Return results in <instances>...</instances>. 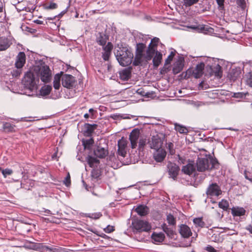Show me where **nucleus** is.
<instances>
[{
	"label": "nucleus",
	"mask_w": 252,
	"mask_h": 252,
	"mask_svg": "<svg viewBox=\"0 0 252 252\" xmlns=\"http://www.w3.org/2000/svg\"><path fill=\"white\" fill-rule=\"evenodd\" d=\"M115 54L118 62L123 66L129 65L133 58L132 53L126 47L118 46Z\"/></svg>",
	"instance_id": "1"
},
{
	"label": "nucleus",
	"mask_w": 252,
	"mask_h": 252,
	"mask_svg": "<svg viewBox=\"0 0 252 252\" xmlns=\"http://www.w3.org/2000/svg\"><path fill=\"white\" fill-rule=\"evenodd\" d=\"M196 164L197 171L204 172L215 168L218 165V161L216 158L208 156L205 158H198Z\"/></svg>",
	"instance_id": "2"
},
{
	"label": "nucleus",
	"mask_w": 252,
	"mask_h": 252,
	"mask_svg": "<svg viewBox=\"0 0 252 252\" xmlns=\"http://www.w3.org/2000/svg\"><path fill=\"white\" fill-rule=\"evenodd\" d=\"M35 73L32 71L27 72L23 79L25 89V94L29 96H32L36 92L37 85L35 81Z\"/></svg>",
	"instance_id": "3"
},
{
	"label": "nucleus",
	"mask_w": 252,
	"mask_h": 252,
	"mask_svg": "<svg viewBox=\"0 0 252 252\" xmlns=\"http://www.w3.org/2000/svg\"><path fill=\"white\" fill-rule=\"evenodd\" d=\"M33 71L39 76L41 81L44 83H48L51 80L52 72L49 66L45 63L41 62L33 66Z\"/></svg>",
	"instance_id": "4"
},
{
	"label": "nucleus",
	"mask_w": 252,
	"mask_h": 252,
	"mask_svg": "<svg viewBox=\"0 0 252 252\" xmlns=\"http://www.w3.org/2000/svg\"><path fill=\"white\" fill-rule=\"evenodd\" d=\"M132 226L134 232H147L150 230L151 226L147 221L134 220L132 222Z\"/></svg>",
	"instance_id": "5"
},
{
	"label": "nucleus",
	"mask_w": 252,
	"mask_h": 252,
	"mask_svg": "<svg viewBox=\"0 0 252 252\" xmlns=\"http://www.w3.org/2000/svg\"><path fill=\"white\" fill-rule=\"evenodd\" d=\"M164 140V136H160L157 134L153 136L151 140H149L148 144L151 149L158 150L161 149Z\"/></svg>",
	"instance_id": "6"
},
{
	"label": "nucleus",
	"mask_w": 252,
	"mask_h": 252,
	"mask_svg": "<svg viewBox=\"0 0 252 252\" xmlns=\"http://www.w3.org/2000/svg\"><path fill=\"white\" fill-rule=\"evenodd\" d=\"M62 83L63 87L67 89H72L75 86L76 80L72 75L65 74L62 77Z\"/></svg>",
	"instance_id": "7"
},
{
	"label": "nucleus",
	"mask_w": 252,
	"mask_h": 252,
	"mask_svg": "<svg viewBox=\"0 0 252 252\" xmlns=\"http://www.w3.org/2000/svg\"><path fill=\"white\" fill-rule=\"evenodd\" d=\"M206 193L208 196H219L221 194L222 191L217 183H212L207 188Z\"/></svg>",
	"instance_id": "8"
},
{
	"label": "nucleus",
	"mask_w": 252,
	"mask_h": 252,
	"mask_svg": "<svg viewBox=\"0 0 252 252\" xmlns=\"http://www.w3.org/2000/svg\"><path fill=\"white\" fill-rule=\"evenodd\" d=\"M167 168L170 177L175 180L180 170L179 167L174 163L169 162L168 163Z\"/></svg>",
	"instance_id": "9"
},
{
	"label": "nucleus",
	"mask_w": 252,
	"mask_h": 252,
	"mask_svg": "<svg viewBox=\"0 0 252 252\" xmlns=\"http://www.w3.org/2000/svg\"><path fill=\"white\" fill-rule=\"evenodd\" d=\"M139 135L140 130L138 128L133 129L130 132L129 136V139L130 141L131 148L134 149L136 147Z\"/></svg>",
	"instance_id": "10"
},
{
	"label": "nucleus",
	"mask_w": 252,
	"mask_h": 252,
	"mask_svg": "<svg viewBox=\"0 0 252 252\" xmlns=\"http://www.w3.org/2000/svg\"><path fill=\"white\" fill-rule=\"evenodd\" d=\"M127 146V141L122 138L119 140L118 142V149L117 154L118 156H121L123 158L126 157V148Z\"/></svg>",
	"instance_id": "11"
},
{
	"label": "nucleus",
	"mask_w": 252,
	"mask_h": 252,
	"mask_svg": "<svg viewBox=\"0 0 252 252\" xmlns=\"http://www.w3.org/2000/svg\"><path fill=\"white\" fill-rule=\"evenodd\" d=\"M113 47L111 42H108L106 45L103 46V52L102 53V58L105 61H109Z\"/></svg>",
	"instance_id": "12"
},
{
	"label": "nucleus",
	"mask_w": 252,
	"mask_h": 252,
	"mask_svg": "<svg viewBox=\"0 0 252 252\" xmlns=\"http://www.w3.org/2000/svg\"><path fill=\"white\" fill-rule=\"evenodd\" d=\"M179 227V232L182 237L188 238L192 235L191 229L187 225L182 224Z\"/></svg>",
	"instance_id": "13"
},
{
	"label": "nucleus",
	"mask_w": 252,
	"mask_h": 252,
	"mask_svg": "<svg viewBox=\"0 0 252 252\" xmlns=\"http://www.w3.org/2000/svg\"><path fill=\"white\" fill-rule=\"evenodd\" d=\"M26 63V55L24 52H20L16 57L15 66L18 69H21L23 67Z\"/></svg>",
	"instance_id": "14"
},
{
	"label": "nucleus",
	"mask_w": 252,
	"mask_h": 252,
	"mask_svg": "<svg viewBox=\"0 0 252 252\" xmlns=\"http://www.w3.org/2000/svg\"><path fill=\"white\" fill-rule=\"evenodd\" d=\"M94 153L96 157L100 158H103L107 156L108 154V151L107 149L105 148L97 146L94 150Z\"/></svg>",
	"instance_id": "15"
},
{
	"label": "nucleus",
	"mask_w": 252,
	"mask_h": 252,
	"mask_svg": "<svg viewBox=\"0 0 252 252\" xmlns=\"http://www.w3.org/2000/svg\"><path fill=\"white\" fill-rule=\"evenodd\" d=\"M184 59L181 58L174 63L172 69L174 74H177L180 73L183 70L184 66Z\"/></svg>",
	"instance_id": "16"
},
{
	"label": "nucleus",
	"mask_w": 252,
	"mask_h": 252,
	"mask_svg": "<svg viewBox=\"0 0 252 252\" xmlns=\"http://www.w3.org/2000/svg\"><path fill=\"white\" fill-rule=\"evenodd\" d=\"M166 155V152L163 149L156 150L154 154V158L157 162H161L163 160Z\"/></svg>",
	"instance_id": "17"
},
{
	"label": "nucleus",
	"mask_w": 252,
	"mask_h": 252,
	"mask_svg": "<svg viewBox=\"0 0 252 252\" xmlns=\"http://www.w3.org/2000/svg\"><path fill=\"white\" fill-rule=\"evenodd\" d=\"M204 66L205 64L203 63H200L196 65V67L193 69L194 78H199L202 76Z\"/></svg>",
	"instance_id": "18"
},
{
	"label": "nucleus",
	"mask_w": 252,
	"mask_h": 252,
	"mask_svg": "<svg viewBox=\"0 0 252 252\" xmlns=\"http://www.w3.org/2000/svg\"><path fill=\"white\" fill-rule=\"evenodd\" d=\"M241 71L240 68L232 69L228 74V77L231 81H235L240 77Z\"/></svg>",
	"instance_id": "19"
},
{
	"label": "nucleus",
	"mask_w": 252,
	"mask_h": 252,
	"mask_svg": "<svg viewBox=\"0 0 252 252\" xmlns=\"http://www.w3.org/2000/svg\"><path fill=\"white\" fill-rule=\"evenodd\" d=\"M195 168L193 162H189L187 165L182 167V171L185 174L187 175H191L194 171Z\"/></svg>",
	"instance_id": "20"
},
{
	"label": "nucleus",
	"mask_w": 252,
	"mask_h": 252,
	"mask_svg": "<svg viewBox=\"0 0 252 252\" xmlns=\"http://www.w3.org/2000/svg\"><path fill=\"white\" fill-rule=\"evenodd\" d=\"M38 250L41 252H45L46 251H49L50 252H60L61 249L54 247H49L47 246L44 245L42 243L38 244Z\"/></svg>",
	"instance_id": "21"
},
{
	"label": "nucleus",
	"mask_w": 252,
	"mask_h": 252,
	"mask_svg": "<svg viewBox=\"0 0 252 252\" xmlns=\"http://www.w3.org/2000/svg\"><path fill=\"white\" fill-rule=\"evenodd\" d=\"M131 67L125 68L119 73L120 77L123 80H128L131 76Z\"/></svg>",
	"instance_id": "22"
},
{
	"label": "nucleus",
	"mask_w": 252,
	"mask_h": 252,
	"mask_svg": "<svg viewBox=\"0 0 252 252\" xmlns=\"http://www.w3.org/2000/svg\"><path fill=\"white\" fill-rule=\"evenodd\" d=\"M96 126L97 125L95 124H85L84 126L85 135L90 136L96 128Z\"/></svg>",
	"instance_id": "23"
},
{
	"label": "nucleus",
	"mask_w": 252,
	"mask_h": 252,
	"mask_svg": "<svg viewBox=\"0 0 252 252\" xmlns=\"http://www.w3.org/2000/svg\"><path fill=\"white\" fill-rule=\"evenodd\" d=\"M191 29L198 30L204 33L212 32L213 29L205 25L191 26L190 27Z\"/></svg>",
	"instance_id": "24"
},
{
	"label": "nucleus",
	"mask_w": 252,
	"mask_h": 252,
	"mask_svg": "<svg viewBox=\"0 0 252 252\" xmlns=\"http://www.w3.org/2000/svg\"><path fill=\"white\" fill-rule=\"evenodd\" d=\"M149 208L146 205H141L135 209L136 213L140 216H145L149 213Z\"/></svg>",
	"instance_id": "25"
},
{
	"label": "nucleus",
	"mask_w": 252,
	"mask_h": 252,
	"mask_svg": "<svg viewBox=\"0 0 252 252\" xmlns=\"http://www.w3.org/2000/svg\"><path fill=\"white\" fill-rule=\"evenodd\" d=\"M87 161L91 167H97L99 164V160L92 156L89 155L87 157Z\"/></svg>",
	"instance_id": "26"
},
{
	"label": "nucleus",
	"mask_w": 252,
	"mask_h": 252,
	"mask_svg": "<svg viewBox=\"0 0 252 252\" xmlns=\"http://www.w3.org/2000/svg\"><path fill=\"white\" fill-rule=\"evenodd\" d=\"M11 43L9 40L5 37L0 38V51L6 50L10 46Z\"/></svg>",
	"instance_id": "27"
},
{
	"label": "nucleus",
	"mask_w": 252,
	"mask_h": 252,
	"mask_svg": "<svg viewBox=\"0 0 252 252\" xmlns=\"http://www.w3.org/2000/svg\"><path fill=\"white\" fill-rule=\"evenodd\" d=\"M162 59V54L157 51L156 55L153 59V65L155 67H158L160 64Z\"/></svg>",
	"instance_id": "28"
},
{
	"label": "nucleus",
	"mask_w": 252,
	"mask_h": 252,
	"mask_svg": "<svg viewBox=\"0 0 252 252\" xmlns=\"http://www.w3.org/2000/svg\"><path fill=\"white\" fill-rule=\"evenodd\" d=\"M231 213L233 216L240 217L245 215L246 210L243 207H233Z\"/></svg>",
	"instance_id": "29"
},
{
	"label": "nucleus",
	"mask_w": 252,
	"mask_h": 252,
	"mask_svg": "<svg viewBox=\"0 0 252 252\" xmlns=\"http://www.w3.org/2000/svg\"><path fill=\"white\" fill-rule=\"evenodd\" d=\"M108 36H107L105 33L103 32H99L98 33V36L96 38V42L98 44L101 46H105V44L108 40Z\"/></svg>",
	"instance_id": "30"
},
{
	"label": "nucleus",
	"mask_w": 252,
	"mask_h": 252,
	"mask_svg": "<svg viewBox=\"0 0 252 252\" xmlns=\"http://www.w3.org/2000/svg\"><path fill=\"white\" fill-rule=\"evenodd\" d=\"M161 228L169 237L171 238H173L175 232L172 228L169 227L165 223H163L161 225Z\"/></svg>",
	"instance_id": "31"
},
{
	"label": "nucleus",
	"mask_w": 252,
	"mask_h": 252,
	"mask_svg": "<svg viewBox=\"0 0 252 252\" xmlns=\"http://www.w3.org/2000/svg\"><path fill=\"white\" fill-rule=\"evenodd\" d=\"M144 59V55L143 54L136 53L133 64L134 66L141 65Z\"/></svg>",
	"instance_id": "32"
},
{
	"label": "nucleus",
	"mask_w": 252,
	"mask_h": 252,
	"mask_svg": "<svg viewBox=\"0 0 252 252\" xmlns=\"http://www.w3.org/2000/svg\"><path fill=\"white\" fill-rule=\"evenodd\" d=\"M152 238L155 242L160 243L163 241L165 238V235L162 232L158 233L154 232L152 235Z\"/></svg>",
	"instance_id": "33"
},
{
	"label": "nucleus",
	"mask_w": 252,
	"mask_h": 252,
	"mask_svg": "<svg viewBox=\"0 0 252 252\" xmlns=\"http://www.w3.org/2000/svg\"><path fill=\"white\" fill-rule=\"evenodd\" d=\"M82 142L85 149L91 150L94 143V140L93 138L88 139H83L82 140Z\"/></svg>",
	"instance_id": "34"
},
{
	"label": "nucleus",
	"mask_w": 252,
	"mask_h": 252,
	"mask_svg": "<svg viewBox=\"0 0 252 252\" xmlns=\"http://www.w3.org/2000/svg\"><path fill=\"white\" fill-rule=\"evenodd\" d=\"M52 89L51 85H44L41 87L40 90V94L43 96H46L50 94Z\"/></svg>",
	"instance_id": "35"
},
{
	"label": "nucleus",
	"mask_w": 252,
	"mask_h": 252,
	"mask_svg": "<svg viewBox=\"0 0 252 252\" xmlns=\"http://www.w3.org/2000/svg\"><path fill=\"white\" fill-rule=\"evenodd\" d=\"M61 79V75L58 73L56 74L54 78V81H53V86L54 88L56 90H58L60 86V81Z\"/></svg>",
	"instance_id": "36"
},
{
	"label": "nucleus",
	"mask_w": 252,
	"mask_h": 252,
	"mask_svg": "<svg viewBox=\"0 0 252 252\" xmlns=\"http://www.w3.org/2000/svg\"><path fill=\"white\" fill-rule=\"evenodd\" d=\"M174 126L175 129L180 133L184 134L188 132V129L182 125L176 123L174 124Z\"/></svg>",
	"instance_id": "37"
},
{
	"label": "nucleus",
	"mask_w": 252,
	"mask_h": 252,
	"mask_svg": "<svg viewBox=\"0 0 252 252\" xmlns=\"http://www.w3.org/2000/svg\"><path fill=\"white\" fill-rule=\"evenodd\" d=\"M15 126L10 123H4L3 124V129L6 132H13L15 131Z\"/></svg>",
	"instance_id": "38"
},
{
	"label": "nucleus",
	"mask_w": 252,
	"mask_h": 252,
	"mask_svg": "<svg viewBox=\"0 0 252 252\" xmlns=\"http://www.w3.org/2000/svg\"><path fill=\"white\" fill-rule=\"evenodd\" d=\"M156 52L153 50H151L147 49L146 54L144 55V60L147 62L150 61L153 58L154 55L156 54Z\"/></svg>",
	"instance_id": "39"
},
{
	"label": "nucleus",
	"mask_w": 252,
	"mask_h": 252,
	"mask_svg": "<svg viewBox=\"0 0 252 252\" xmlns=\"http://www.w3.org/2000/svg\"><path fill=\"white\" fill-rule=\"evenodd\" d=\"M218 205L220 208L223 209L224 211H227L229 207L228 201L225 199H222L221 201L219 203Z\"/></svg>",
	"instance_id": "40"
},
{
	"label": "nucleus",
	"mask_w": 252,
	"mask_h": 252,
	"mask_svg": "<svg viewBox=\"0 0 252 252\" xmlns=\"http://www.w3.org/2000/svg\"><path fill=\"white\" fill-rule=\"evenodd\" d=\"M146 48V44L142 43H139L136 44V53L143 54Z\"/></svg>",
	"instance_id": "41"
},
{
	"label": "nucleus",
	"mask_w": 252,
	"mask_h": 252,
	"mask_svg": "<svg viewBox=\"0 0 252 252\" xmlns=\"http://www.w3.org/2000/svg\"><path fill=\"white\" fill-rule=\"evenodd\" d=\"M210 240L212 241L215 242H220L222 240V238L220 236V233L217 232L214 233L211 237Z\"/></svg>",
	"instance_id": "42"
},
{
	"label": "nucleus",
	"mask_w": 252,
	"mask_h": 252,
	"mask_svg": "<svg viewBox=\"0 0 252 252\" xmlns=\"http://www.w3.org/2000/svg\"><path fill=\"white\" fill-rule=\"evenodd\" d=\"M193 222L196 226H199L200 227H203L205 225V222L203 221L202 219L201 218H196L194 219Z\"/></svg>",
	"instance_id": "43"
},
{
	"label": "nucleus",
	"mask_w": 252,
	"mask_h": 252,
	"mask_svg": "<svg viewBox=\"0 0 252 252\" xmlns=\"http://www.w3.org/2000/svg\"><path fill=\"white\" fill-rule=\"evenodd\" d=\"M167 221L170 225H174L176 224V220L174 216L169 214L167 215Z\"/></svg>",
	"instance_id": "44"
},
{
	"label": "nucleus",
	"mask_w": 252,
	"mask_h": 252,
	"mask_svg": "<svg viewBox=\"0 0 252 252\" xmlns=\"http://www.w3.org/2000/svg\"><path fill=\"white\" fill-rule=\"evenodd\" d=\"M213 71L214 72L215 76H218L220 78L221 77L222 72L221 71V66L219 64H217L216 66L214 67Z\"/></svg>",
	"instance_id": "45"
},
{
	"label": "nucleus",
	"mask_w": 252,
	"mask_h": 252,
	"mask_svg": "<svg viewBox=\"0 0 252 252\" xmlns=\"http://www.w3.org/2000/svg\"><path fill=\"white\" fill-rule=\"evenodd\" d=\"M86 216L88 218L96 220L102 216V214L100 212L89 213Z\"/></svg>",
	"instance_id": "46"
},
{
	"label": "nucleus",
	"mask_w": 252,
	"mask_h": 252,
	"mask_svg": "<svg viewBox=\"0 0 252 252\" xmlns=\"http://www.w3.org/2000/svg\"><path fill=\"white\" fill-rule=\"evenodd\" d=\"M185 74L184 78L188 79L190 76H193L194 77V71L193 69L189 68L185 72L183 73V75Z\"/></svg>",
	"instance_id": "47"
},
{
	"label": "nucleus",
	"mask_w": 252,
	"mask_h": 252,
	"mask_svg": "<svg viewBox=\"0 0 252 252\" xmlns=\"http://www.w3.org/2000/svg\"><path fill=\"white\" fill-rule=\"evenodd\" d=\"M199 0H184V5L186 6H190L198 2Z\"/></svg>",
	"instance_id": "48"
},
{
	"label": "nucleus",
	"mask_w": 252,
	"mask_h": 252,
	"mask_svg": "<svg viewBox=\"0 0 252 252\" xmlns=\"http://www.w3.org/2000/svg\"><path fill=\"white\" fill-rule=\"evenodd\" d=\"M100 175V171L98 169H93L91 172V176L94 179L98 178Z\"/></svg>",
	"instance_id": "49"
},
{
	"label": "nucleus",
	"mask_w": 252,
	"mask_h": 252,
	"mask_svg": "<svg viewBox=\"0 0 252 252\" xmlns=\"http://www.w3.org/2000/svg\"><path fill=\"white\" fill-rule=\"evenodd\" d=\"M175 55V54L174 52H171L170 53V55L168 56L167 58L166 59L165 61V65H167L170 63Z\"/></svg>",
	"instance_id": "50"
},
{
	"label": "nucleus",
	"mask_w": 252,
	"mask_h": 252,
	"mask_svg": "<svg viewBox=\"0 0 252 252\" xmlns=\"http://www.w3.org/2000/svg\"><path fill=\"white\" fill-rule=\"evenodd\" d=\"M167 149L170 155H173L175 154V151L174 149V144L170 142L167 144Z\"/></svg>",
	"instance_id": "51"
},
{
	"label": "nucleus",
	"mask_w": 252,
	"mask_h": 252,
	"mask_svg": "<svg viewBox=\"0 0 252 252\" xmlns=\"http://www.w3.org/2000/svg\"><path fill=\"white\" fill-rule=\"evenodd\" d=\"M13 173V170L9 168L2 170V174L4 178H6L7 176L10 175Z\"/></svg>",
	"instance_id": "52"
},
{
	"label": "nucleus",
	"mask_w": 252,
	"mask_h": 252,
	"mask_svg": "<svg viewBox=\"0 0 252 252\" xmlns=\"http://www.w3.org/2000/svg\"><path fill=\"white\" fill-rule=\"evenodd\" d=\"M64 184L66 186L69 187L71 184L70 181V176L69 173H68L66 177L65 178L64 180L63 181Z\"/></svg>",
	"instance_id": "53"
},
{
	"label": "nucleus",
	"mask_w": 252,
	"mask_h": 252,
	"mask_svg": "<svg viewBox=\"0 0 252 252\" xmlns=\"http://www.w3.org/2000/svg\"><path fill=\"white\" fill-rule=\"evenodd\" d=\"M57 8V4L54 2H51L49 5H46L45 8L47 9H54Z\"/></svg>",
	"instance_id": "54"
},
{
	"label": "nucleus",
	"mask_w": 252,
	"mask_h": 252,
	"mask_svg": "<svg viewBox=\"0 0 252 252\" xmlns=\"http://www.w3.org/2000/svg\"><path fill=\"white\" fill-rule=\"evenodd\" d=\"M159 41V39L158 38L154 37L151 40V43H152V44L154 46V47H155L157 49V46H158Z\"/></svg>",
	"instance_id": "55"
},
{
	"label": "nucleus",
	"mask_w": 252,
	"mask_h": 252,
	"mask_svg": "<svg viewBox=\"0 0 252 252\" xmlns=\"http://www.w3.org/2000/svg\"><path fill=\"white\" fill-rule=\"evenodd\" d=\"M246 82L248 85L252 88V73H250L247 77Z\"/></svg>",
	"instance_id": "56"
},
{
	"label": "nucleus",
	"mask_w": 252,
	"mask_h": 252,
	"mask_svg": "<svg viewBox=\"0 0 252 252\" xmlns=\"http://www.w3.org/2000/svg\"><path fill=\"white\" fill-rule=\"evenodd\" d=\"M219 6L220 9H223L224 8V0H216Z\"/></svg>",
	"instance_id": "57"
},
{
	"label": "nucleus",
	"mask_w": 252,
	"mask_h": 252,
	"mask_svg": "<svg viewBox=\"0 0 252 252\" xmlns=\"http://www.w3.org/2000/svg\"><path fill=\"white\" fill-rule=\"evenodd\" d=\"M104 231L106 233H111L114 231V227L110 225H108L106 228L104 229Z\"/></svg>",
	"instance_id": "58"
},
{
	"label": "nucleus",
	"mask_w": 252,
	"mask_h": 252,
	"mask_svg": "<svg viewBox=\"0 0 252 252\" xmlns=\"http://www.w3.org/2000/svg\"><path fill=\"white\" fill-rule=\"evenodd\" d=\"M38 244L39 243H32L31 245L30 246L29 248L31 249L38 251L39 247H38Z\"/></svg>",
	"instance_id": "59"
},
{
	"label": "nucleus",
	"mask_w": 252,
	"mask_h": 252,
	"mask_svg": "<svg viewBox=\"0 0 252 252\" xmlns=\"http://www.w3.org/2000/svg\"><path fill=\"white\" fill-rule=\"evenodd\" d=\"M20 69H18V68H17V69H16V70H14L13 71V72H12V75H13V76H15V77H18V76H19L20 75L21 72V70H20Z\"/></svg>",
	"instance_id": "60"
},
{
	"label": "nucleus",
	"mask_w": 252,
	"mask_h": 252,
	"mask_svg": "<svg viewBox=\"0 0 252 252\" xmlns=\"http://www.w3.org/2000/svg\"><path fill=\"white\" fill-rule=\"evenodd\" d=\"M205 250L209 252H219L217 250L215 249L212 246L210 245L207 246Z\"/></svg>",
	"instance_id": "61"
},
{
	"label": "nucleus",
	"mask_w": 252,
	"mask_h": 252,
	"mask_svg": "<svg viewBox=\"0 0 252 252\" xmlns=\"http://www.w3.org/2000/svg\"><path fill=\"white\" fill-rule=\"evenodd\" d=\"M145 143H146L145 140H144L143 139H140V140L139 141V144H138L139 148L140 149L143 148L144 146L145 145Z\"/></svg>",
	"instance_id": "62"
},
{
	"label": "nucleus",
	"mask_w": 252,
	"mask_h": 252,
	"mask_svg": "<svg viewBox=\"0 0 252 252\" xmlns=\"http://www.w3.org/2000/svg\"><path fill=\"white\" fill-rule=\"evenodd\" d=\"M147 49L151 50H153V51H156V52L157 51V49L156 48V47H154V46L153 45L152 43H151V42L149 44Z\"/></svg>",
	"instance_id": "63"
},
{
	"label": "nucleus",
	"mask_w": 252,
	"mask_h": 252,
	"mask_svg": "<svg viewBox=\"0 0 252 252\" xmlns=\"http://www.w3.org/2000/svg\"><path fill=\"white\" fill-rule=\"evenodd\" d=\"M246 229L248 230L250 233L252 234V225H249L246 227Z\"/></svg>",
	"instance_id": "64"
}]
</instances>
